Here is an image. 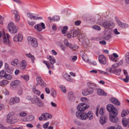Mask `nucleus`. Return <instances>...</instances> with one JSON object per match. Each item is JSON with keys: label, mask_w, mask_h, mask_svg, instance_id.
Returning a JSON list of instances; mask_svg holds the SVG:
<instances>
[{"label": "nucleus", "mask_w": 129, "mask_h": 129, "mask_svg": "<svg viewBox=\"0 0 129 129\" xmlns=\"http://www.w3.org/2000/svg\"><path fill=\"white\" fill-rule=\"evenodd\" d=\"M37 105L39 107H42L44 105V103L40 98H39L36 102Z\"/></svg>", "instance_id": "nucleus-27"}, {"label": "nucleus", "mask_w": 129, "mask_h": 129, "mask_svg": "<svg viewBox=\"0 0 129 129\" xmlns=\"http://www.w3.org/2000/svg\"><path fill=\"white\" fill-rule=\"evenodd\" d=\"M129 113L128 110H123L121 113V116L122 117H124L126 115L128 114Z\"/></svg>", "instance_id": "nucleus-33"}, {"label": "nucleus", "mask_w": 129, "mask_h": 129, "mask_svg": "<svg viewBox=\"0 0 129 129\" xmlns=\"http://www.w3.org/2000/svg\"><path fill=\"white\" fill-rule=\"evenodd\" d=\"M19 63V62L17 59H15L11 62V64L13 66H16Z\"/></svg>", "instance_id": "nucleus-31"}, {"label": "nucleus", "mask_w": 129, "mask_h": 129, "mask_svg": "<svg viewBox=\"0 0 129 129\" xmlns=\"http://www.w3.org/2000/svg\"><path fill=\"white\" fill-rule=\"evenodd\" d=\"M30 42L31 46L34 47H36L38 45L37 39L35 38L32 39Z\"/></svg>", "instance_id": "nucleus-15"}, {"label": "nucleus", "mask_w": 129, "mask_h": 129, "mask_svg": "<svg viewBox=\"0 0 129 129\" xmlns=\"http://www.w3.org/2000/svg\"><path fill=\"white\" fill-rule=\"evenodd\" d=\"M87 90L89 94L92 93L93 92V90L92 88H88Z\"/></svg>", "instance_id": "nucleus-41"}, {"label": "nucleus", "mask_w": 129, "mask_h": 129, "mask_svg": "<svg viewBox=\"0 0 129 129\" xmlns=\"http://www.w3.org/2000/svg\"><path fill=\"white\" fill-rule=\"evenodd\" d=\"M117 23L120 27L123 28H126L128 26L127 24L122 23L119 21H117Z\"/></svg>", "instance_id": "nucleus-19"}, {"label": "nucleus", "mask_w": 129, "mask_h": 129, "mask_svg": "<svg viewBox=\"0 0 129 129\" xmlns=\"http://www.w3.org/2000/svg\"><path fill=\"white\" fill-rule=\"evenodd\" d=\"M43 62L46 65L48 69H49L50 67V66L49 63L45 61H44Z\"/></svg>", "instance_id": "nucleus-59"}, {"label": "nucleus", "mask_w": 129, "mask_h": 129, "mask_svg": "<svg viewBox=\"0 0 129 129\" xmlns=\"http://www.w3.org/2000/svg\"><path fill=\"white\" fill-rule=\"evenodd\" d=\"M27 65V63L26 61L24 60H22L20 66L21 69L22 70H24L25 68Z\"/></svg>", "instance_id": "nucleus-20"}, {"label": "nucleus", "mask_w": 129, "mask_h": 129, "mask_svg": "<svg viewBox=\"0 0 129 129\" xmlns=\"http://www.w3.org/2000/svg\"><path fill=\"white\" fill-rule=\"evenodd\" d=\"M111 37V36L110 35H108L104 36L103 39L105 40H108Z\"/></svg>", "instance_id": "nucleus-38"}, {"label": "nucleus", "mask_w": 129, "mask_h": 129, "mask_svg": "<svg viewBox=\"0 0 129 129\" xmlns=\"http://www.w3.org/2000/svg\"><path fill=\"white\" fill-rule=\"evenodd\" d=\"M19 81L18 80H15L12 81L11 83V86H16L18 85L19 83Z\"/></svg>", "instance_id": "nucleus-28"}, {"label": "nucleus", "mask_w": 129, "mask_h": 129, "mask_svg": "<svg viewBox=\"0 0 129 129\" xmlns=\"http://www.w3.org/2000/svg\"><path fill=\"white\" fill-rule=\"evenodd\" d=\"M20 115L21 116L24 117L27 115V114L24 112L22 111L20 113Z\"/></svg>", "instance_id": "nucleus-49"}, {"label": "nucleus", "mask_w": 129, "mask_h": 129, "mask_svg": "<svg viewBox=\"0 0 129 129\" xmlns=\"http://www.w3.org/2000/svg\"><path fill=\"white\" fill-rule=\"evenodd\" d=\"M26 120L30 121L33 120L35 118L34 116L33 115H29L25 118Z\"/></svg>", "instance_id": "nucleus-30"}, {"label": "nucleus", "mask_w": 129, "mask_h": 129, "mask_svg": "<svg viewBox=\"0 0 129 129\" xmlns=\"http://www.w3.org/2000/svg\"><path fill=\"white\" fill-rule=\"evenodd\" d=\"M61 91L65 93L66 92V89L65 87L63 86H61L60 87Z\"/></svg>", "instance_id": "nucleus-46"}, {"label": "nucleus", "mask_w": 129, "mask_h": 129, "mask_svg": "<svg viewBox=\"0 0 129 129\" xmlns=\"http://www.w3.org/2000/svg\"><path fill=\"white\" fill-rule=\"evenodd\" d=\"M39 98L36 95L34 96L33 98H31L30 96L28 97V99L31 101L32 103L33 104L36 103Z\"/></svg>", "instance_id": "nucleus-17"}, {"label": "nucleus", "mask_w": 129, "mask_h": 129, "mask_svg": "<svg viewBox=\"0 0 129 129\" xmlns=\"http://www.w3.org/2000/svg\"><path fill=\"white\" fill-rule=\"evenodd\" d=\"M82 94L84 96H86L89 94L87 90H85L83 91L82 92Z\"/></svg>", "instance_id": "nucleus-50"}, {"label": "nucleus", "mask_w": 129, "mask_h": 129, "mask_svg": "<svg viewBox=\"0 0 129 129\" xmlns=\"http://www.w3.org/2000/svg\"><path fill=\"white\" fill-rule=\"evenodd\" d=\"M103 25L105 28L111 29L114 26L113 22L111 21H106L103 23Z\"/></svg>", "instance_id": "nucleus-4"}, {"label": "nucleus", "mask_w": 129, "mask_h": 129, "mask_svg": "<svg viewBox=\"0 0 129 129\" xmlns=\"http://www.w3.org/2000/svg\"><path fill=\"white\" fill-rule=\"evenodd\" d=\"M64 77L68 81L73 82V79L71 77V76L69 75L66 74L64 75Z\"/></svg>", "instance_id": "nucleus-25"}, {"label": "nucleus", "mask_w": 129, "mask_h": 129, "mask_svg": "<svg viewBox=\"0 0 129 129\" xmlns=\"http://www.w3.org/2000/svg\"><path fill=\"white\" fill-rule=\"evenodd\" d=\"M41 116H42L44 120H46L48 119H51L52 116L51 114L48 113H45L41 114Z\"/></svg>", "instance_id": "nucleus-13"}, {"label": "nucleus", "mask_w": 129, "mask_h": 129, "mask_svg": "<svg viewBox=\"0 0 129 129\" xmlns=\"http://www.w3.org/2000/svg\"><path fill=\"white\" fill-rule=\"evenodd\" d=\"M9 31L11 33H15L18 30V28L12 22H10L8 24Z\"/></svg>", "instance_id": "nucleus-3"}, {"label": "nucleus", "mask_w": 129, "mask_h": 129, "mask_svg": "<svg viewBox=\"0 0 129 129\" xmlns=\"http://www.w3.org/2000/svg\"><path fill=\"white\" fill-rule=\"evenodd\" d=\"M92 28L93 29H96L98 30H100L101 29L100 27L97 25H94L92 26Z\"/></svg>", "instance_id": "nucleus-55"}, {"label": "nucleus", "mask_w": 129, "mask_h": 129, "mask_svg": "<svg viewBox=\"0 0 129 129\" xmlns=\"http://www.w3.org/2000/svg\"><path fill=\"white\" fill-rule=\"evenodd\" d=\"M14 98V101H15V103H17L19 102L20 99L18 97H15Z\"/></svg>", "instance_id": "nucleus-51"}, {"label": "nucleus", "mask_w": 129, "mask_h": 129, "mask_svg": "<svg viewBox=\"0 0 129 129\" xmlns=\"http://www.w3.org/2000/svg\"><path fill=\"white\" fill-rule=\"evenodd\" d=\"M21 77L25 79L26 81L28 80L29 78V76L27 75H25L24 76L21 75Z\"/></svg>", "instance_id": "nucleus-37"}, {"label": "nucleus", "mask_w": 129, "mask_h": 129, "mask_svg": "<svg viewBox=\"0 0 129 129\" xmlns=\"http://www.w3.org/2000/svg\"><path fill=\"white\" fill-rule=\"evenodd\" d=\"M22 39V35L20 34H17L13 38V40L15 42H20Z\"/></svg>", "instance_id": "nucleus-12"}, {"label": "nucleus", "mask_w": 129, "mask_h": 129, "mask_svg": "<svg viewBox=\"0 0 129 129\" xmlns=\"http://www.w3.org/2000/svg\"><path fill=\"white\" fill-rule=\"evenodd\" d=\"M110 101L112 103L117 106H119L120 104V103L117 100L114 98H111Z\"/></svg>", "instance_id": "nucleus-21"}, {"label": "nucleus", "mask_w": 129, "mask_h": 129, "mask_svg": "<svg viewBox=\"0 0 129 129\" xmlns=\"http://www.w3.org/2000/svg\"><path fill=\"white\" fill-rule=\"evenodd\" d=\"M99 114L100 115H102L104 113L103 109L102 108H101L99 112Z\"/></svg>", "instance_id": "nucleus-61"}, {"label": "nucleus", "mask_w": 129, "mask_h": 129, "mask_svg": "<svg viewBox=\"0 0 129 129\" xmlns=\"http://www.w3.org/2000/svg\"><path fill=\"white\" fill-rule=\"evenodd\" d=\"M5 68L7 72L10 71L9 65L7 63H5Z\"/></svg>", "instance_id": "nucleus-57"}, {"label": "nucleus", "mask_w": 129, "mask_h": 129, "mask_svg": "<svg viewBox=\"0 0 129 129\" xmlns=\"http://www.w3.org/2000/svg\"><path fill=\"white\" fill-rule=\"evenodd\" d=\"M110 59L113 61L115 62H117L118 61V59L114 57L113 56H111V57H110Z\"/></svg>", "instance_id": "nucleus-43"}, {"label": "nucleus", "mask_w": 129, "mask_h": 129, "mask_svg": "<svg viewBox=\"0 0 129 129\" xmlns=\"http://www.w3.org/2000/svg\"><path fill=\"white\" fill-rule=\"evenodd\" d=\"M34 27L38 31H41L42 29H44L45 28V24L43 22H41L40 24L36 25Z\"/></svg>", "instance_id": "nucleus-5"}, {"label": "nucleus", "mask_w": 129, "mask_h": 129, "mask_svg": "<svg viewBox=\"0 0 129 129\" xmlns=\"http://www.w3.org/2000/svg\"><path fill=\"white\" fill-rule=\"evenodd\" d=\"M33 92L35 94L37 95H39L40 93V91L36 89L35 88H33Z\"/></svg>", "instance_id": "nucleus-42"}, {"label": "nucleus", "mask_w": 129, "mask_h": 129, "mask_svg": "<svg viewBox=\"0 0 129 129\" xmlns=\"http://www.w3.org/2000/svg\"><path fill=\"white\" fill-rule=\"evenodd\" d=\"M4 77L5 79L8 80H10L12 78V76L10 74H6L5 75Z\"/></svg>", "instance_id": "nucleus-35"}, {"label": "nucleus", "mask_w": 129, "mask_h": 129, "mask_svg": "<svg viewBox=\"0 0 129 129\" xmlns=\"http://www.w3.org/2000/svg\"><path fill=\"white\" fill-rule=\"evenodd\" d=\"M14 100V97H12L10 99L9 103L10 105H13L15 104Z\"/></svg>", "instance_id": "nucleus-40"}, {"label": "nucleus", "mask_w": 129, "mask_h": 129, "mask_svg": "<svg viewBox=\"0 0 129 129\" xmlns=\"http://www.w3.org/2000/svg\"><path fill=\"white\" fill-rule=\"evenodd\" d=\"M49 124V122H47L45 123V124H43V127L45 129L47 128L48 127Z\"/></svg>", "instance_id": "nucleus-52"}, {"label": "nucleus", "mask_w": 129, "mask_h": 129, "mask_svg": "<svg viewBox=\"0 0 129 129\" xmlns=\"http://www.w3.org/2000/svg\"><path fill=\"white\" fill-rule=\"evenodd\" d=\"M64 42L65 45L70 48H79L77 45H72L70 43L67 39L64 40Z\"/></svg>", "instance_id": "nucleus-9"}, {"label": "nucleus", "mask_w": 129, "mask_h": 129, "mask_svg": "<svg viewBox=\"0 0 129 129\" xmlns=\"http://www.w3.org/2000/svg\"><path fill=\"white\" fill-rule=\"evenodd\" d=\"M8 81L5 80H2L0 82V85L3 86L4 85H5L8 83Z\"/></svg>", "instance_id": "nucleus-34"}, {"label": "nucleus", "mask_w": 129, "mask_h": 129, "mask_svg": "<svg viewBox=\"0 0 129 129\" xmlns=\"http://www.w3.org/2000/svg\"><path fill=\"white\" fill-rule=\"evenodd\" d=\"M121 70L120 69H113V73H115L117 75H119L121 73Z\"/></svg>", "instance_id": "nucleus-29"}, {"label": "nucleus", "mask_w": 129, "mask_h": 129, "mask_svg": "<svg viewBox=\"0 0 129 129\" xmlns=\"http://www.w3.org/2000/svg\"><path fill=\"white\" fill-rule=\"evenodd\" d=\"M14 115V113L13 112H10L9 113L7 117V120L11 118V117L13 116Z\"/></svg>", "instance_id": "nucleus-39"}, {"label": "nucleus", "mask_w": 129, "mask_h": 129, "mask_svg": "<svg viewBox=\"0 0 129 129\" xmlns=\"http://www.w3.org/2000/svg\"><path fill=\"white\" fill-rule=\"evenodd\" d=\"M81 23V21L80 20L77 21L75 22V23L76 25H79Z\"/></svg>", "instance_id": "nucleus-63"}, {"label": "nucleus", "mask_w": 129, "mask_h": 129, "mask_svg": "<svg viewBox=\"0 0 129 129\" xmlns=\"http://www.w3.org/2000/svg\"><path fill=\"white\" fill-rule=\"evenodd\" d=\"M7 121L8 123L10 124H14L17 121V120L16 119L12 118L7 119Z\"/></svg>", "instance_id": "nucleus-22"}, {"label": "nucleus", "mask_w": 129, "mask_h": 129, "mask_svg": "<svg viewBox=\"0 0 129 129\" xmlns=\"http://www.w3.org/2000/svg\"><path fill=\"white\" fill-rule=\"evenodd\" d=\"M129 80V76L128 75H126L125 78L123 79L124 81L126 82H127Z\"/></svg>", "instance_id": "nucleus-54"}, {"label": "nucleus", "mask_w": 129, "mask_h": 129, "mask_svg": "<svg viewBox=\"0 0 129 129\" xmlns=\"http://www.w3.org/2000/svg\"><path fill=\"white\" fill-rule=\"evenodd\" d=\"M107 110L110 112V114H114L115 116L117 115L118 111L117 109L115 108L112 104H108L107 106Z\"/></svg>", "instance_id": "nucleus-2"}, {"label": "nucleus", "mask_w": 129, "mask_h": 129, "mask_svg": "<svg viewBox=\"0 0 129 129\" xmlns=\"http://www.w3.org/2000/svg\"><path fill=\"white\" fill-rule=\"evenodd\" d=\"M107 119V116H102L100 119V122L102 124H104L107 122L106 120Z\"/></svg>", "instance_id": "nucleus-18"}, {"label": "nucleus", "mask_w": 129, "mask_h": 129, "mask_svg": "<svg viewBox=\"0 0 129 129\" xmlns=\"http://www.w3.org/2000/svg\"><path fill=\"white\" fill-rule=\"evenodd\" d=\"M74 122L75 124L79 125L81 126L82 125V123L80 121L76 120H74Z\"/></svg>", "instance_id": "nucleus-53"}, {"label": "nucleus", "mask_w": 129, "mask_h": 129, "mask_svg": "<svg viewBox=\"0 0 129 129\" xmlns=\"http://www.w3.org/2000/svg\"><path fill=\"white\" fill-rule=\"evenodd\" d=\"M97 94L100 95H106L107 93L103 90L101 89H98L97 91Z\"/></svg>", "instance_id": "nucleus-23"}, {"label": "nucleus", "mask_w": 129, "mask_h": 129, "mask_svg": "<svg viewBox=\"0 0 129 129\" xmlns=\"http://www.w3.org/2000/svg\"><path fill=\"white\" fill-rule=\"evenodd\" d=\"M59 20V17L57 15L54 16L52 18V20L54 21H57Z\"/></svg>", "instance_id": "nucleus-44"}, {"label": "nucleus", "mask_w": 129, "mask_h": 129, "mask_svg": "<svg viewBox=\"0 0 129 129\" xmlns=\"http://www.w3.org/2000/svg\"><path fill=\"white\" fill-rule=\"evenodd\" d=\"M7 39L6 38L5 34L4 35L3 39V42L4 44L7 45L8 46H11L12 44H11L9 39L10 37V35L8 34H7Z\"/></svg>", "instance_id": "nucleus-8"}, {"label": "nucleus", "mask_w": 129, "mask_h": 129, "mask_svg": "<svg viewBox=\"0 0 129 129\" xmlns=\"http://www.w3.org/2000/svg\"><path fill=\"white\" fill-rule=\"evenodd\" d=\"M81 57L84 61H85V62H88L89 59L88 57L86 55V54Z\"/></svg>", "instance_id": "nucleus-36"}, {"label": "nucleus", "mask_w": 129, "mask_h": 129, "mask_svg": "<svg viewBox=\"0 0 129 129\" xmlns=\"http://www.w3.org/2000/svg\"><path fill=\"white\" fill-rule=\"evenodd\" d=\"M118 67V64L117 63H116L112 65V69H116L115 68L117 67Z\"/></svg>", "instance_id": "nucleus-58"}, {"label": "nucleus", "mask_w": 129, "mask_h": 129, "mask_svg": "<svg viewBox=\"0 0 129 129\" xmlns=\"http://www.w3.org/2000/svg\"><path fill=\"white\" fill-rule=\"evenodd\" d=\"M122 123L123 126L126 127L127 125L129 127V118L127 119L126 118H124L122 120Z\"/></svg>", "instance_id": "nucleus-14"}, {"label": "nucleus", "mask_w": 129, "mask_h": 129, "mask_svg": "<svg viewBox=\"0 0 129 129\" xmlns=\"http://www.w3.org/2000/svg\"><path fill=\"white\" fill-rule=\"evenodd\" d=\"M36 80L37 84L40 85L42 87H44L46 86V83L44 82L41 78L39 77H37Z\"/></svg>", "instance_id": "nucleus-6"}, {"label": "nucleus", "mask_w": 129, "mask_h": 129, "mask_svg": "<svg viewBox=\"0 0 129 129\" xmlns=\"http://www.w3.org/2000/svg\"><path fill=\"white\" fill-rule=\"evenodd\" d=\"M27 14L28 17L31 19H33L34 20H37V18L41 19V18L40 17H36L33 15L32 14L30 13H27Z\"/></svg>", "instance_id": "nucleus-26"}, {"label": "nucleus", "mask_w": 129, "mask_h": 129, "mask_svg": "<svg viewBox=\"0 0 129 129\" xmlns=\"http://www.w3.org/2000/svg\"><path fill=\"white\" fill-rule=\"evenodd\" d=\"M68 29V27L67 26H64L61 31L62 33L63 34L65 33L66 31Z\"/></svg>", "instance_id": "nucleus-47"}, {"label": "nucleus", "mask_w": 129, "mask_h": 129, "mask_svg": "<svg viewBox=\"0 0 129 129\" xmlns=\"http://www.w3.org/2000/svg\"><path fill=\"white\" fill-rule=\"evenodd\" d=\"M6 74V72L4 71H2L0 72V77H5V75Z\"/></svg>", "instance_id": "nucleus-45"}, {"label": "nucleus", "mask_w": 129, "mask_h": 129, "mask_svg": "<svg viewBox=\"0 0 129 129\" xmlns=\"http://www.w3.org/2000/svg\"><path fill=\"white\" fill-rule=\"evenodd\" d=\"M84 35V34L83 33L81 34V35L80 34L79 35V37L80 38H81L83 40V39L85 37V36Z\"/></svg>", "instance_id": "nucleus-60"}, {"label": "nucleus", "mask_w": 129, "mask_h": 129, "mask_svg": "<svg viewBox=\"0 0 129 129\" xmlns=\"http://www.w3.org/2000/svg\"><path fill=\"white\" fill-rule=\"evenodd\" d=\"M85 50H83L81 51L80 53V55L81 57L84 56L86 54L85 53Z\"/></svg>", "instance_id": "nucleus-56"}, {"label": "nucleus", "mask_w": 129, "mask_h": 129, "mask_svg": "<svg viewBox=\"0 0 129 129\" xmlns=\"http://www.w3.org/2000/svg\"><path fill=\"white\" fill-rule=\"evenodd\" d=\"M100 62L103 64H105L107 63V59L105 56L104 55H101L98 57Z\"/></svg>", "instance_id": "nucleus-7"}, {"label": "nucleus", "mask_w": 129, "mask_h": 129, "mask_svg": "<svg viewBox=\"0 0 129 129\" xmlns=\"http://www.w3.org/2000/svg\"><path fill=\"white\" fill-rule=\"evenodd\" d=\"M47 58L50 60V63L51 64L53 65L55 63L56 61L54 57H52L51 56H47Z\"/></svg>", "instance_id": "nucleus-24"}, {"label": "nucleus", "mask_w": 129, "mask_h": 129, "mask_svg": "<svg viewBox=\"0 0 129 129\" xmlns=\"http://www.w3.org/2000/svg\"><path fill=\"white\" fill-rule=\"evenodd\" d=\"M114 114H111L110 115V120L112 122L117 123L118 121V118H116L117 115L115 116Z\"/></svg>", "instance_id": "nucleus-11"}, {"label": "nucleus", "mask_w": 129, "mask_h": 129, "mask_svg": "<svg viewBox=\"0 0 129 129\" xmlns=\"http://www.w3.org/2000/svg\"><path fill=\"white\" fill-rule=\"evenodd\" d=\"M86 117L87 119L88 118L90 120L92 119L93 118L92 112L91 111H89L87 113H86Z\"/></svg>", "instance_id": "nucleus-16"}, {"label": "nucleus", "mask_w": 129, "mask_h": 129, "mask_svg": "<svg viewBox=\"0 0 129 129\" xmlns=\"http://www.w3.org/2000/svg\"><path fill=\"white\" fill-rule=\"evenodd\" d=\"M51 95L54 97H55L56 95V92L55 90L53 91L51 93Z\"/></svg>", "instance_id": "nucleus-62"}, {"label": "nucleus", "mask_w": 129, "mask_h": 129, "mask_svg": "<svg viewBox=\"0 0 129 129\" xmlns=\"http://www.w3.org/2000/svg\"><path fill=\"white\" fill-rule=\"evenodd\" d=\"M123 63V60H121L118 63H117L118 66L119 65L121 66Z\"/></svg>", "instance_id": "nucleus-64"}, {"label": "nucleus", "mask_w": 129, "mask_h": 129, "mask_svg": "<svg viewBox=\"0 0 129 129\" xmlns=\"http://www.w3.org/2000/svg\"><path fill=\"white\" fill-rule=\"evenodd\" d=\"M89 107V106L85 103L79 104L77 107V110L79 112H77L76 113L77 117L82 120H87L86 113L84 111Z\"/></svg>", "instance_id": "nucleus-1"}, {"label": "nucleus", "mask_w": 129, "mask_h": 129, "mask_svg": "<svg viewBox=\"0 0 129 129\" xmlns=\"http://www.w3.org/2000/svg\"><path fill=\"white\" fill-rule=\"evenodd\" d=\"M12 13L15 15V21L16 22L19 21L20 19V16L18 12L15 10H13L11 11Z\"/></svg>", "instance_id": "nucleus-10"}, {"label": "nucleus", "mask_w": 129, "mask_h": 129, "mask_svg": "<svg viewBox=\"0 0 129 129\" xmlns=\"http://www.w3.org/2000/svg\"><path fill=\"white\" fill-rule=\"evenodd\" d=\"M72 32L73 33L72 37L76 36L79 34L80 32L78 31L75 30H72Z\"/></svg>", "instance_id": "nucleus-32"}, {"label": "nucleus", "mask_w": 129, "mask_h": 129, "mask_svg": "<svg viewBox=\"0 0 129 129\" xmlns=\"http://www.w3.org/2000/svg\"><path fill=\"white\" fill-rule=\"evenodd\" d=\"M113 69L109 67L107 68L106 69V72H109L110 73H113Z\"/></svg>", "instance_id": "nucleus-48"}]
</instances>
